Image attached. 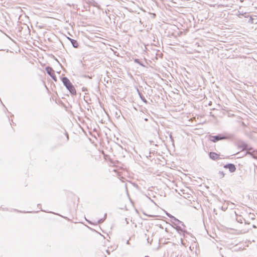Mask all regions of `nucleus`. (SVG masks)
I'll return each instance as SVG.
<instances>
[{
    "instance_id": "obj_1",
    "label": "nucleus",
    "mask_w": 257,
    "mask_h": 257,
    "mask_svg": "<svg viewBox=\"0 0 257 257\" xmlns=\"http://www.w3.org/2000/svg\"><path fill=\"white\" fill-rule=\"evenodd\" d=\"M62 81L64 86L72 94H76V91L75 88L67 77H63Z\"/></svg>"
},
{
    "instance_id": "obj_2",
    "label": "nucleus",
    "mask_w": 257,
    "mask_h": 257,
    "mask_svg": "<svg viewBox=\"0 0 257 257\" xmlns=\"http://www.w3.org/2000/svg\"><path fill=\"white\" fill-rule=\"evenodd\" d=\"M228 138L229 137L227 136L219 134L217 136H210L209 140L212 142L215 143L220 140L228 139Z\"/></svg>"
},
{
    "instance_id": "obj_3",
    "label": "nucleus",
    "mask_w": 257,
    "mask_h": 257,
    "mask_svg": "<svg viewBox=\"0 0 257 257\" xmlns=\"http://www.w3.org/2000/svg\"><path fill=\"white\" fill-rule=\"evenodd\" d=\"M46 70L47 72V73L52 77V78L55 80L56 81V79L55 78V76L54 75V70L53 69L50 67H47L46 68Z\"/></svg>"
},
{
    "instance_id": "obj_4",
    "label": "nucleus",
    "mask_w": 257,
    "mask_h": 257,
    "mask_svg": "<svg viewBox=\"0 0 257 257\" xmlns=\"http://www.w3.org/2000/svg\"><path fill=\"white\" fill-rule=\"evenodd\" d=\"M224 167L226 169H228L229 171L231 173L234 172L236 170L235 166L233 164H228L225 165Z\"/></svg>"
},
{
    "instance_id": "obj_5",
    "label": "nucleus",
    "mask_w": 257,
    "mask_h": 257,
    "mask_svg": "<svg viewBox=\"0 0 257 257\" xmlns=\"http://www.w3.org/2000/svg\"><path fill=\"white\" fill-rule=\"evenodd\" d=\"M209 157L213 160H217L219 158L218 155L214 152H210L209 154Z\"/></svg>"
},
{
    "instance_id": "obj_6",
    "label": "nucleus",
    "mask_w": 257,
    "mask_h": 257,
    "mask_svg": "<svg viewBox=\"0 0 257 257\" xmlns=\"http://www.w3.org/2000/svg\"><path fill=\"white\" fill-rule=\"evenodd\" d=\"M68 39L71 42V43L72 46H73V47H74L75 48H77L78 47V43H77L76 40L72 39H71V38H68Z\"/></svg>"
},
{
    "instance_id": "obj_7",
    "label": "nucleus",
    "mask_w": 257,
    "mask_h": 257,
    "mask_svg": "<svg viewBox=\"0 0 257 257\" xmlns=\"http://www.w3.org/2000/svg\"><path fill=\"white\" fill-rule=\"evenodd\" d=\"M239 147L242 149V150H247L248 148H247V145L244 143H241L240 145L239 146Z\"/></svg>"
},
{
    "instance_id": "obj_8",
    "label": "nucleus",
    "mask_w": 257,
    "mask_h": 257,
    "mask_svg": "<svg viewBox=\"0 0 257 257\" xmlns=\"http://www.w3.org/2000/svg\"><path fill=\"white\" fill-rule=\"evenodd\" d=\"M139 95L140 96L141 99L146 103H147V100L145 99V98L140 93H139Z\"/></svg>"
},
{
    "instance_id": "obj_9",
    "label": "nucleus",
    "mask_w": 257,
    "mask_h": 257,
    "mask_svg": "<svg viewBox=\"0 0 257 257\" xmlns=\"http://www.w3.org/2000/svg\"><path fill=\"white\" fill-rule=\"evenodd\" d=\"M218 174L220 178H223L224 176V174L222 171H219Z\"/></svg>"
},
{
    "instance_id": "obj_10",
    "label": "nucleus",
    "mask_w": 257,
    "mask_h": 257,
    "mask_svg": "<svg viewBox=\"0 0 257 257\" xmlns=\"http://www.w3.org/2000/svg\"><path fill=\"white\" fill-rule=\"evenodd\" d=\"M169 137H170V138L171 139V142L172 143H173L174 140H173V137H172V136L171 134H170Z\"/></svg>"
},
{
    "instance_id": "obj_11",
    "label": "nucleus",
    "mask_w": 257,
    "mask_h": 257,
    "mask_svg": "<svg viewBox=\"0 0 257 257\" xmlns=\"http://www.w3.org/2000/svg\"><path fill=\"white\" fill-rule=\"evenodd\" d=\"M104 219H99V220H98V223H102V222L104 221Z\"/></svg>"
},
{
    "instance_id": "obj_12",
    "label": "nucleus",
    "mask_w": 257,
    "mask_h": 257,
    "mask_svg": "<svg viewBox=\"0 0 257 257\" xmlns=\"http://www.w3.org/2000/svg\"><path fill=\"white\" fill-rule=\"evenodd\" d=\"M173 218H174L175 220H176V218H175L174 216H173ZM177 220H178L177 219Z\"/></svg>"
},
{
    "instance_id": "obj_13",
    "label": "nucleus",
    "mask_w": 257,
    "mask_h": 257,
    "mask_svg": "<svg viewBox=\"0 0 257 257\" xmlns=\"http://www.w3.org/2000/svg\"><path fill=\"white\" fill-rule=\"evenodd\" d=\"M173 218H174L175 220H176V218H175L174 216H173ZM177 220H178L177 219Z\"/></svg>"
},
{
    "instance_id": "obj_14",
    "label": "nucleus",
    "mask_w": 257,
    "mask_h": 257,
    "mask_svg": "<svg viewBox=\"0 0 257 257\" xmlns=\"http://www.w3.org/2000/svg\"><path fill=\"white\" fill-rule=\"evenodd\" d=\"M173 218H174L175 220H176V218H175L174 216H173ZM177 220H178L177 219Z\"/></svg>"
},
{
    "instance_id": "obj_15",
    "label": "nucleus",
    "mask_w": 257,
    "mask_h": 257,
    "mask_svg": "<svg viewBox=\"0 0 257 257\" xmlns=\"http://www.w3.org/2000/svg\"><path fill=\"white\" fill-rule=\"evenodd\" d=\"M135 61L137 62H138V60L136 59V60H135Z\"/></svg>"
},
{
    "instance_id": "obj_16",
    "label": "nucleus",
    "mask_w": 257,
    "mask_h": 257,
    "mask_svg": "<svg viewBox=\"0 0 257 257\" xmlns=\"http://www.w3.org/2000/svg\"><path fill=\"white\" fill-rule=\"evenodd\" d=\"M145 121H147V120H148V119H147V118H145Z\"/></svg>"
}]
</instances>
